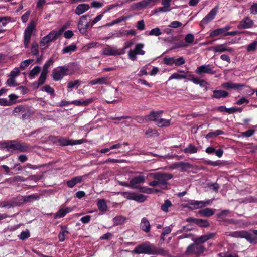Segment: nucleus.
<instances>
[{
	"label": "nucleus",
	"instance_id": "obj_58",
	"mask_svg": "<svg viewBox=\"0 0 257 257\" xmlns=\"http://www.w3.org/2000/svg\"><path fill=\"white\" fill-rule=\"evenodd\" d=\"M185 60L183 57H180L178 58H175L174 65L176 66H179L185 63Z\"/></svg>",
	"mask_w": 257,
	"mask_h": 257
},
{
	"label": "nucleus",
	"instance_id": "obj_4",
	"mask_svg": "<svg viewBox=\"0 0 257 257\" xmlns=\"http://www.w3.org/2000/svg\"><path fill=\"white\" fill-rule=\"evenodd\" d=\"M90 17L89 14H86L82 16L78 23V28L81 34L83 35H86L88 34V30L91 29V24L87 21V18Z\"/></svg>",
	"mask_w": 257,
	"mask_h": 257
},
{
	"label": "nucleus",
	"instance_id": "obj_61",
	"mask_svg": "<svg viewBox=\"0 0 257 257\" xmlns=\"http://www.w3.org/2000/svg\"><path fill=\"white\" fill-rule=\"evenodd\" d=\"M6 84L10 87L16 86L17 85L14 78L10 77L7 80Z\"/></svg>",
	"mask_w": 257,
	"mask_h": 257
},
{
	"label": "nucleus",
	"instance_id": "obj_35",
	"mask_svg": "<svg viewBox=\"0 0 257 257\" xmlns=\"http://www.w3.org/2000/svg\"><path fill=\"white\" fill-rule=\"evenodd\" d=\"M97 205L99 210L101 212H105L107 209L106 202L103 199L99 200L97 202Z\"/></svg>",
	"mask_w": 257,
	"mask_h": 257
},
{
	"label": "nucleus",
	"instance_id": "obj_22",
	"mask_svg": "<svg viewBox=\"0 0 257 257\" xmlns=\"http://www.w3.org/2000/svg\"><path fill=\"white\" fill-rule=\"evenodd\" d=\"M90 8L89 5L87 4H80L77 6L75 10V14L80 15L88 11Z\"/></svg>",
	"mask_w": 257,
	"mask_h": 257
},
{
	"label": "nucleus",
	"instance_id": "obj_46",
	"mask_svg": "<svg viewBox=\"0 0 257 257\" xmlns=\"http://www.w3.org/2000/svg\"><path fill=\"white\" fill-rule=\"evenodd\" d=\"M40 71L41 67L39 66H36L30 71L29 75L30 77L34 78L36 75L39 74Z\"/></svg>",
	"mask_w": 257,
	"mask_h": 257
},
{
	"label": "nucleus",
	"instance_id": "obj_59",
	"mask_svg": "<svg viewBox=\"0 0 257 257\" xmlns=\"http://www.w3.org/2000/svg\"><path fill=\"white\" fill-rule=\"evenodd\" d=\"M162 34L160 28H155L154 29H152L150 32H149V35L151 36H159Z\"/></svg>",
	"mask_w": 257,
	"mask_h": 257
},
{
	"label": "nucleus",
	"instance_id": "obj_57",
	"mask_svg": "<svg viewBox=\"0 0 257 257\" xmlns=\"http://www.w3.org/2000/svg\"><path fill=\"white\" fill-rule=\"evenodd\" d=\"M184 41L187 43L192 44L194 41V36L192 34H187L184 38Z\"/></svg>",
	"mask_w": 257,
	"mask_h": 257
},
{
	"label": "nucleus",
	"instance_id": "obj_7",
	"mask_svg": "<svg viewBox=\"0 0 257 257\" xmlns=\"http://www.w3.org/2000/svg\"><path fill=\"white\" fill-rule=\"evenodd\" d=\"M35 27L36 25L34 21H32L30 22L27 27L25 30L24 45L25 48H28V47L32 32L35 29Z\"/></svg>",
	"mask_w": 257,
	"mask_h": 257
},
{
	"label": "nucleus",
	"instance_id": "obj_10",
	"mask_svg": "<svg viewBox=\"0 0 257 257\" xmlns=\"http://www.w3.org/2000/svg\"><path fill=\"white\" fill-rule=\"evenodd\" d=\"M213 67H212V66L209 64L203 65L198 67L195 70V72L199 75L203 74L213 75L216 73V71L213 70Z\"/></svg>",
	"mask_w": 257,
	"mask_h": 257
},
{
	"label": "nucleus",
	"instance_id": "obj_39",
	"mask_svg": "<svg viewBox=\"0 0 257 257\" xmlns=\"http://www.w3.org/2000/svg\"><path fill=\"white\" fill-rule=\"evenodd\" d=\"M159 127H167L170 125V120L163 118L160 119L156 123Z\"/></svg>",
	"mask_w": 257,
	"mask_h": 257
},
{
	"label": "nucleus",
	"instance_id": "obj_51",
	"mask_svg": "<svg viewBox=\"0 0 257 257\" xmlns=\"http://www.w3.org/2000/svg\"><path fill=\"white\" fill-rule=\"evenodd\" d=\"M42 90L44 91L51 95L55 94L54 89L49 85H46L42 88Z\"/></svg>",
	"mask_w": 257,
	"mask_h": 257
},
{
	"label": "nucleus",
	"instance_id": "obj_11",
	"mask_svg": "<svg viewBox=\"0 0 257 257\" xmlns=\"http://www.w3.org/2000/svg\"><path fill=\"white\" fill-rule=\"evenodd\" d=\"M231 29L229 25H226L223 28H219L213 30L209 34V36L211 38H214L217 36H226V33L229 30Z\"/></svg>",
	"mask_w": 257,
	"mask_h": 257
},
{
	"label": "nucleus",
	"instance_id": "obj_2",
	"mask_svg": "<svg viewBox=\"0 0 257 257\" xmlns=\"http://www.w3.org/2000/svg\"><path fill=\"white\" fill-rule=\"evenodd\" d=\"M79 70L78 65L75 63H69L67 66H61L53 70L52 77L54 81L61 80L65 76L73 75Z\"/></svg>",
	"mask_w": 257,
	"mask_h": 257
},
{
	"label": "nucleus",
	"instance_id": "obj_64",
	"mask_svg": "<svg viewBox=\"0 0 257 257\" xmlns=\"http://www.w3.org/2000/svg\"><path fill=\"white\" fill-rule=\"evenodd\" d=\"M80 84V81L79 80H76L74 81H69L68 83L67 87L69 89H72L75 86Z\"/></svg>",
	"mask_w": 257,
	"mask_h": 257
},
{
	"label": "nucleus",
	"instance_id": "obj_29",
	"mask_svg": "<svg viewBox=\"0 0 257 257\" xmlns=\"http://www.w3.org/2000/svg\"><path fill=\"white\" fill-rule=\"evenodd\" d=\"M82 176H76L72 178L71 180L66 182L67 186L69 188H73L77 184L81 183L82 181Z\"/></svg>",
	"mask_w": 257,
	"mask_h": 257
},
{
	"label": "nucleus",
	"instance_id": "obj_20",
	"mask_svg": "<svg viewBox=\"0 0 257 257\" xmlns=\"http://www.w3.org/2000/svg\"><path fill=\"white\" fill-rule=\"evenodd\" d=\"M54 62V60H53V57H52L44 64L43 67L42 71L40 74L41 75L42 79H43L44 77H46L47 78V74L48 73V69L49 67L53 64Z\"/></svg>",
	"mask_w": 257,
	"mask_h": 257
},
{
	"label": "nucleus",
	"instance_id": "obj_30",
	"mask_svg": "<svg viewBox=\"0 0 257 257\" xmlns=\"http://www.w3.org/2000/svg\"><path fill=\"white\" fill-rule=\"evenodd\" d=\"M108 79L107 77H103L97 79H93L89 82V84L94 85L96 84H108Z\"/></svg>",
	"mask_w": 257,
	"mask_h": 257
},
{
	"label": "nucleus",
	"instance_id": "obj_34",
	"mask_svg": "<svg viewBox=\"0 0 257 257\" xmlns=\"http://www.w3.org/2000/svg\"><path fill=\"white\" fill-rule=\"evenodd\" d=\"M198 148L192 144H189L188 146L183 150L185 154H194L197 152Z\"/></svg>",
	"mask_w": 257,
	"mask_h": 257
},
{
	"label": "nucleus",
	"instance_id": "obj_56",
	"mask_svg": "<svg viewBox=\"0 0 257 257\" xmlns=\"http://www.w3.org/2000/svg\"><path fill=\"white\" fill-rule=\"evenodd\" d=\"M146 200V196L141 194H136L135 200L139 203L144 202Z\"/></svg>",
	"mask_w": 257,
	"mask_h": 257
},
{
	"label": "nucleus",
	"instance_id": "obj_26",
	"mask_svg": "<svg viewBox=\"0 0 257 257\" xmlns=\"http://www.w3.org/2000/svg\"><path fill=\"white\" fill-rule=\"evenodd\" d=\"M229 93L224 90H215L213 91L212 98L216 99L224 98L227 97Z\"/></svg>",
	"mask_w": 257,
	"mask_h": 257
},
{
	"label": "nucleus",
	"instance_id": "obj_41",
	"mask_svg": "<svg viewBox=\"0 0 257 257\" xmlns=\"http://www.w3.org/2000/svg\"><path fill=\"white\" fill-rule=\"evenodd\" d=\"M77 49V47L75 44H71L68 46L64 47L62 50V54L68 53L71 52L75 51Z\"/></svg>",
	"mask_w": 257,
	"mask_h": 257
},
{
	"label": "nucleus",
	"instance_id": "obj_40",
	"mask_svg": "<svg viewBox=\"0 0 257 257\" xmlns=\"http://www.w3.org/2000/svg\"><path fill=\"white\" fill-rule=\"evenodd\" d=\"M31 54L33 56H37L39 55V45L37 43L33 42L31 45Z\"/></svg>",
	"mask_w": 257,
	"mask_h": 257
},
{
	"label": "nucleus",
	"instance_id": "obj_13",
	"mask_svg": "<svg viewBox=\"0 0 257 257\" xmlns=\"http://www.w3.org/2000/svg\"><path fill=\"white\" fill-rule=\"evenodd\" d=\"M1 145L2 148L7 149L8 151L13 152L17 151V140L5 141L3 142Z\"/></svg>",
	"mask_w": 257,
	"mask_h": 257
},
{
	"label": "nucleus",
	"instance_id": "obj_43",
	"mask_svg": "<svg viewBox=\"0 0 257 257\" xmlns=\"http://www.w3.org/2000/svg\"><path fill=\"white\" fill-rule=\"evenodd\" d=\"M39 198L37 194H32L23 197V201L24 202H31L33 200H36Z\"/></svg>",
	"mask_w": 257,
	"mask_h": 257
},
{
	"label": "nucleus",
	"instance_id": "obj_24",
	"mask_svg": "<svg viewBox=\"0 0 257 257\" xmlns=\"http://www.w3.org/2000/svg\"><path fill=\"white\" fill-rule=\"evenodd\" d=\"M131 181V188H138L137 184L143 183L145 181V177L143 175H139L133 178Z\"/></svg>",
	"mask_w": 257,
	"mask_h": 257
},
{
	"label": "nucleus",
	"instance_id": "obj_17",
	"mask_svg": "<svg viewBox=\"0 0 257 257\" xmlns=\"http://www.w3.org/2000/svg\"><path fill=\"white\" fill-rule=\"evenodd\" d=\"M124 53L123 50H117L111 47H107L103 49V54L107 56H116Z\"/></svg>",
	"mask_w": 257,
	"mask_h": 257
},
{
	"label": "nucleus",
	"instance_id": "obj_32",
	"mask_svg": "<svg viewBox=\"0 0 257 257\" xmlns=\"http://www.w3.org/2000/svg\"><path fill=\"white\" fill-rule=\"evenodd\" d=\"M61 231L59 232L58 238L60 242H63L65 239V236L69 234L67 228L65 226H61Z\"/></svg>",
	"mask_w": 257,
	"mask_h": 257
},
{
	"label": "nucleus",
	"instance_id": "obj_62",
	"mask_svg": "<svg viewBox=\"0 0 257 257\" xmlns=\"http://www.w3.org/2000/svg\"><path fill=\"white\" fill-rule=\"evenodd\" d=\"M154 189L148 188L147 187H140L139 188V191L141 192L147 193V194H151L153 193Z\"/></svg>",
	"mask_w": 257,
	"mask_h": 257
},
{
	"label": "nucleus",
	"instance_id": "obj_38",
	"mask_svg": "<svg viewBox=\"0 0 257 257\" xmlns=\"http://www.w3.org/2000/svg\"><path fill=\"white\" fill-rule=\"evenodd\" d=\"M171 202L169 199L165 200L164 203L161 206V209L165 212L169 211L168 208L172 206Z\"/></svg>",
	"mask_w": 257,
	"mask_h": 257
},
{
	"label": "nucleus",
	"instance_id": "obj_54",
	"mask_svg": "<svg viewBox=\"0 0 257 257\" xmlns=\"http://www.w3.org/2000/svg\"><path fill=\"white\" fill-rule=\"evenodd\" d=\"M229 210H222L220 213L217 214L216 216L218 219H223L226 217L229 213Z\"/></svg>",
	"mask_w": 257,
	"mask_h": 257
},
{
	"label": "nucleus",
	"instance_id": "obj_21",
	"mask_svg": "<svg viewBox=\"0 0 257 257\" xmlns=\"http://www.w3.org/2000/svg\"><path fill=\"white\" fill-rule=\"evenodd\" d=\"M163 111H152L149 114L146 115V121H152L157 123V119L162 114Z\"/></svg>",
	"mask_w": 257,
	"mask_h": 257
},
{
	"label": "nucleus",
	"instance_id": "obj_47",
	"mask_svg": "<svg viewBox=\"0 0 257 257\" xmlns=\"http://www.w3.org/2000/svg\"><path fill=\"white\" fill-rule=\"evenodd\" d=\"M143 47L144 45L143 44H137L136 45L134 50L137 53V54L143 55L145 53V52L142 50Z\"/></svg>",
	"mask_w": 257,
	"mask_h": 257
},
{
	"label": "nucleus",
	"instance_id": "obj_6",
	"mask_svg": "<svg viewBox=\"0 0 257 257\" xmlns=\"http://www.w3.org/2000/svg\"><path fill=\"white\" fill-rule=\"evenodd\" d=\"M15 116L21 117L22 119H27L31 115L30 109L23 105H19L15 107L13 110Z\"/></svg>",
	"mask_w": 257,
	"mask_h": 257
},
{
	"label": "nucleus",
	"instance_id": "obj_25",
	"mask_svg": "<svg viewBox=\"0 0 257 257\" xmlns=\"http://www.w3.org/2000/svg\"><path fill=\"white\" fill-rule=\"evenodd\" d=\"M215 209L205 208L198 211V214L202 217H209L214 214Z\"/></svg>",
	"mask_w": 257,
	"mask_h": 257
},
{
	"label": "nucleus",
	"instance_id": "obj_28",
	"mask_svg": "<svg viewBox=\"0 0 257 257\" xmlns=\"http://www.w3.org/2000/svg\"><path fill=\"white\" fill-rule=\"evenodd\" d=\"M17 151L20 152H27L31 149L30 145L25 142L17 141Z\"/></svg>",
	"mask_w": 257,
	"mask_h": 257
},
{
	"label": "nucleus",
	"instance_id": "obj_19",
	"mask_svg": "<svg viewBox=\"0 0 257 257\" xmlns=\"http://www.w3.org/2000/svg\"><path fill=\"white\" fill-rule=\"evenodd\" d=\"M73 209L71 207H68L66 208L61 207L59 210L54 214V218H61L64 217L67 214L71 212Z\"/></svg>",
	"mask_w": 257,
	"mask_h": 257
},
{
	"label": "nucleus",
	"instance_id": "obj_45",
	"mask_svg": "<svg viewBox=\"0 0 257 257\" xmlns=\"http://www.w3.org/2000/svg\"><path fill=\"white\" fill-rule=\"evenodd\" d=\"M159 134L157 130L151 128H148L145 132V135L149 138L153 136H158Z\"/></svg>",
	"mask_w": 257,
	"mask_h": 257
},
{
	"label": "nucleus",
	"instance_id": "obj_42",
	"mask_svg": "<svg viewBox=\"0 0 257 257\" xmlns=\"http://www.w3.org/2000/svg\"><path fill=\"white\" fill-rule=\"evenodd\" d=\"M224 132L220 130H217L215 132H211L208 133L206 135V138H211L213 137H216L220 135L224 134Z\"/></svg>",
	"mask_w": 257,
	"mask_h": 257
},
{
	"label": "nucleus",
	"instance_id": "obj_55",
	"mask_svg": "<svg viewBox=\"0 0 257 257\" xmlns=\"http://www.w3.org/2000/svg\"><path fill=\"white\" fill-rule=\"evenodd\" d=\"M30 236V232L28 230L22 231L19 236V239L22 240H25Z\"/></svg>",
	"mask_w": 257,
	"mask_h": 257
},
{
	"label": "nucleus",
	"instance_id": "obj_8",
	"mask_svg": "<svg viewBox=\"0 0 257 257\" xmlns=\"http://www.w3.org/2000/svg\"><path fill=\"white\" fill-rule=\"evenodd\" d=\"M211 201L208 200L206 201H195V200H190L187 203L186 207L190 210H195L199 208H202L208 205Z\"/></svg>",
	"mask_w": 257,
	"mask_h": 257
},
{
	"label": "nucleus",
	"instance_id": "obj_27",
	"mask_svg": "<svg viewBox=\"0 0 257 257\" xmlns=\"http://www.w3.org/2000/svg\"><path fill=\"white\" fill-rule=\"evenodd\" d=\"M150 228L149 220L145 217L143 218L140 223V228L146 233H148L150 231Z\"/></svg>",
	"mask_w": 257,
	"mask_h": 257
},
{
	"label": "nucleus",
	"instance_id": "obj_15",
	"mask_svg": "<svg viewBox=\"0 0 257 257\" xmlns=\"http://www.w3.org/2000/svg\"><path fill=\"white\" fill-rule=\"evenodd\" d=\"M222 87L227 89L237 90L238 91L241 90L242 88L245 86L244 84L234 83L232 82H224L222 84Z\"/></svg>",
	"mask_w": 257,
	"mask_h": 257
},
{
	"label": "nucleus",
	"instance_id": "obj_52",
	"mask_svg": "<svg viewBox=\"0 0 257 257\" xmlns=\"http://www.w3.org/2000/svg\"><path fill=\"white\" fill-rule=\"evenodd\" d=\"M257 47V41H254L252 43L248 44L246 48L247 52L254 51Z\"/></svg>",
	"mask_w": 257,
	"mask_h": 257
},
{
	"label": "nucleus",
	"instance_id": "obj_44",
	"mask_svg": "<svg viewBox=\"0 0 257 257\" xmlns=\"http://www.w3.org/2000/svg\"><path fill=\"white\" fill-rule=\"evenodd\" d=\"M188 79V74L187 75H182L178 74L177 73H174L172 74L169 77V80L171 79Z\"/></svg>",
	"mask_w": 257,
	"mask_h": 257
},
{
	"label": "nucleus",
	"instance_id": "obj_14",
	"mask_svg": "<svg viewBox=\"0 0 257 257\" xmlns=\"http://www.w3.org/2000/svg\"><path fill=\"white\" fill-rule=\"evenodd\" d=\"M187 222L196 224L197 226L202 228H207L210 226V223L207 220L189 217L187 219Z\"/></svg>",
	"mask_w": 257,
	"mask_h": 257
},
{
	"label": "nucleus",
	"instance_id": "obj_36",
	"mask_svg": "<svg viewBox=\"0 0 257 257\" xmlns=\"http://www.w3.org/2000/svg\"><path fill=\"white\" fill-rule=\"evenodd\" d=\"M46 36L51 42L55 41L60 36V34H59L58 31L52 30Z\"/></svg>",
	"mask_w": 257,
	"mask_h": 257
},
{
	"label": "nucleus",
	"instance_id": "obj_48",
	"mask_svg": "<svg viewBox=\"0 0 257 257\" xmlns=\"http://www.w3.org/2000/svg\"><path fill=\"white\" fill-rule=\"evenodd\" d=\"M177 167L180 168L182 170L186 171L187 169L191 168L190 164L184 162H178L176 164Z\"/></svg>",
	"mask_w": 257,
	"mask_h": 257
},
{
	"label": "nucleus",
	"instance_id": "obj_23",
	"mask_svg": "<svg viewBox=\"0 0 257 257\" xmlns=\"http://www.w3.org/2000/svg\"><path fill=\"white\" fill-rule=\"evenodd\" d=\"M215 53H222L225 51L232 52L233 49L230 47H226L224 44L217 45L211 48Z\"/></svg>",
	"mask_w": 257,
	"mask_h": 257
},
{
	"label": "nucleus",
	"instance_id": "obj_31",
	"mask_svg": "<svg viewBox=\"0 0 257 257\" xmlns=\"http://www.w3.org/2000/svg\"><path fill=\"white\" fill-rule=\"evenodd\" d=\"M234 233L235 234V236L245 238L248 241L251 240L252 237V235L251 233L245 231H236Z\"/></svg>",
	"mask_w": 257,
	"mask_h": 257
},
{
	"label": "nucleus",
	"instance_id": "obj_5",
	"mask_svg": "<svg viewBox=\"0 0 257 257\" xmlns=\"http://www.w3.org/2000/svg\"><path fill=\"white\" fill-rule=\"evenodd\" d=\"M205 247L202 245L196 243L194 241L193 243L189 245L186 249L185 254L188 255L195 254L197 256L200 255L205 251Z\"/></svg>",
	"mask_w": 257,
	"mask_h": 257
},
{
	"label": "nucleus",
	"instance_id": "obj_50",
	"mask_svg": "<svg viewBox=\"0 0 257 257\" xmlns=\"http://www.w3.org/2000/svg\"><path fill=\"white\" fill-rule=\"evenodd\" d=\"M46 80V77H44L43 79H41V75H40L38 81L34 82L33 84V86L35 88H38L39 87L43 85Z\"/></svg>",
	"mask_w": 257,
	"mask_h": 257
},
{
	"label": "nucleus",
	"instance_id": "obj_1",
	"mask_svg": "<svg viewBox=\"0 0 257 257\" xmlns=\"http://www.w3.org/2000/svg\"><path fill=\"white\" fill-rule=\"evenodd\" d=\"M149 176L152 177L154 180L149 182V185L152 187L158 186L163 190L168 189V181L172 179L173 175L171 173L166 172H156L149 173Z\"/></svg>",
	"mask_w": 257,
	"mask_h": 257
},
{
	"label": "nucleus",
	"instance_id": "obj_53",
	"mask_svg": "<svg viewBox=\"0 0 257 257\" xmlns=\"http://www.w3.org/2000/svg\"><path fill=\"white\" fill-rule=\"evenodd\" d=\"M163 62L165 64L169 66H171L174 64L175 58L174 57H165L163 59Z\"/></svg>",
	"mask_w": 257,
	"mask_h": 257
},
{
	"label": "nucleus",
	"instance_id": "obj_33",
	"mask_svg": "<svg viewBox=\"0 0 257 257\" xmlns=\"http://www.w3.org/2000/svg\"><path fill=\"white\" fill-rule=\"evenodd\" d=\"M150 5V2L147 0H143L141 2L134 4V8L135 9L141 10L147 8Z\"/></svg>",
	"mask_w": 257,
	"mask_h": 257
},
{
	"label": "nucleus",
	"instance_id": "obj_16",
	"mask_svg": "<svg viewBox=\"0 0 257 257\" xmlns=\"http://www.w3.org/2000/svg\"><path fill=\"white\" fill-rule=\"evenodd\" d=\"M253 21L248 17L244 18L243 20L239 22L237 25L239 29H245L250 28L253 25Z\"/></svg>",
	"mask_w": 257,
	"mask_h": 257
},
{
	"label": "nucleus",
	"instance_id": "obj_63",
	"mask_svg": "<svg viewBox=\"0 0 257 257\" xmlns=\"http://www.w3.org/2000/svg\"><path fill=\"white\" fill-rule=\"evenodd\" d=\"M97 44V43H95V42H91V43H88L83 46V49L84 51H88L90 49L95 47L96 46Z\"/></svg>",
	"mask_w": 257,
	"mask_h": 257
},
{
	"label": "nucleus",
	"instance_id": "obj_9",
	"mask_svg": "<svg viewBox=\"0 0 257 257\" xmlns=\"http://www.w3.org/2000/svg\"><path fill=\"white\" fill-rule=\"evenodd\" d=\"M58 142L60 145L62 146H65L68 145L81 144L83 143L86 142V140L84 139L73 140L71 139H67L64 137H61L60 139H59Z\"/></svg>",
	"mask_w": 257,
	"mask_h": 257
},
{
	"label": "nucleus",
	"instance_id": "obj_60",
	"mask_svg": "<svg viewBox=\"0 0 257 257\" xmlns=\"http://www.w3.org/2000/svg\"><path fill=\"white\" fill-rule=\"evenodd\" d=\"M136 194L134 192H124V196L127 199L135 200Z\"/></svg>",
	"mask_w": 257,
	"mask_h": 257
},
{
	"label": "nucleus",
	"instance_id": "obj_18",
	"mask_svg": "<svg viewBox=\"0 0 257 257\" xmlns=\"http://www.w3.org/2000/svg\"><path fill=\"white\" fill-rule=\"evenodd\" d=\"M216 233H209L199 237L194 238L193 241H195L196 243H197L199 244L202 245V244L205 243L207 241L213 238L216 236Z\"/></svg>",
	"mask_w": 257,
	"mask_h": 257
},
{
	"label": "nucleus",
	"instance_id": "obj_12",
	"mask_svg": "<svg viewBox=\"0 0 257 257\" xmlns=\"http://www.w3.org/2000/svg\"><path fill=\"white\" fill-rule=\"evenodd\" d=\"M218 9V6H216L213 9H212L210 11V12L201 20L200 22V25L202 26L204 25H206L208 24L210 21L214 19L217 14Z\"/></svg>",
	"mask_w": 257,
	"mask_h": 257
},
{
	"label": "nucleus",
	"instance_id": "obj_37",
	"mask_svg": "<svg viewBox=\"0 0 257 257\" xmlns=\"http://www.w3.org/2000/svg\"><path fill=\"white\" fill-rule=\"evenodd\" d=\"M125 220L126 218L121 215L117 216L113 219L114 226L122 225L124 223Z\"/></svg>",
	"mask_w": 257,
	"mask_h": 257
},
{
	"label": "nucleus",
	"instance_id": "obj_49",
	"mask_svg": "<svg viewBox=\"0 0 257 257\" xmlns=\"http://www.w3.org/2000/svg\"><path fill=\"white\" fill-rule=\"evenodd\" d=\"M188 73V80L189 81H192L195 84H199L200 83L201 79H199V78L195 77L194 75L189 73V72H187Z\"/></svg>",
	"mask_w": 257,
	"mask_h": 257
},
{
	"label": "nucleus",
	"instance_id": "obj_3",
	"mask_svg": "<svg viewBox=\"0 0 257 257\" xmlns=\"http://www.w3.org/2000/svg\"><path fill=\"white\" fill-rule=\"evenodd\" d=\"M137 254H147L154 255H163L165 250L163 248H158L154 244L149 242H146L137 245L132 251Z\"/></svg>",
	"mask_w": 257,
	"mask_h": 257
}]
</instances>
